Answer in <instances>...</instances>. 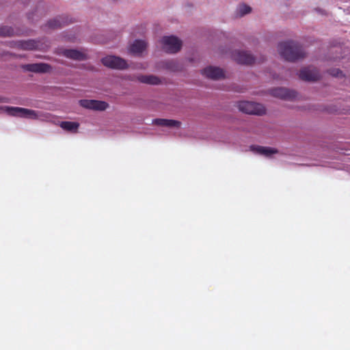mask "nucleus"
Here are the masks:
<instances>
[{"label": "nucleus", "mask_w": 350, "mask_h": 350, "mask_svg": "<svg viewBox=\"0 0 350 350\" xmlns=\"http://www.w3.org/2000/svg\"><path fill=\"white\" fill-rule=\"evenodd\" d=\"M0 113L31 120H37L44 122L53 121V116L49 113L23 107L10 106L0 107Z\"/></svg>", "instance_id": "f257e3e1"}, {"label": "nucleus", "mask_w": 350, "mask_h": 350, "mask_svg": "<svg viewBox=\"0 0 350 350\" xmlns=\"http://www.w3.org/2000/svg\"><path fill=\"white\" fill-rule=\"evenodd\" d=\"M278 50L284 58L290 61L297 59L304 55L303 49L297 42L292 40L280 43Z\"/></svg>", "instance_id": "f03ea898"}, {"label": "nucleus", "mask_w": 350, "mask_h": 350, "mask_svg": "<svg viewBox=\"0 0 350 350\" xmlns=\"http://www.w3.org/2000/svg\"><path fill=\"white\" fill-rule=\"evenodd\" d=\"M237 107L243 113L260 116L266 112L265 107L260 103L243 100L237 103Z\"/></svg>", "instance_id": "7ed1b4c3"}, {"label": "nucleus", "mask_w": 350, "mask_h": 350, "mask_svg": "<svg viewBox=\"0 0 350 350\" xmlns=\"http://www.w3.org/2000/svg\"><path fill=\"white\" fill-rule=\"evenodd\" d=\"M162 49L170 53L178 52L181 46L182 42L177 37L174 36H164L160 40Z\"/></svg>", "instance_id": "20e7f679"}, {"label": "nucleus", "mask_w": 350, "mask_h": 350, "mask_svg": "<svg viewBox=\"0 0 350 350\" xmlns=\"http://www.w3.org/2000/svg\"><path fill=\"white\" fill-rule=\"evenodd\" d=\"M101 62L104 66L113 69L123 70L129 67L125 59L115 55H107Z\"/></svg>", "instance_id": "39448f33"}, {"label": "nucleus", "mask_w": 350, "mask_h": 350, "mask_svg": "<svg viewBox=\"0 0 350 350\" xmlns=\"http://www.w3.org/2000/svg\"><path fill=\"white\" fill-rule=\"evenodd\" d=\"M80 106L94 111H105L109 107V104L103 100L82 99L79 101Z\"/></svg>", "instance_id": "423d86ee"}, {"label": "nucleus", "mask_w": 350, "mask_h": 350, "mask_svg": "<svg viewBox=\"0 0 350 350\" xmlns=\"http://www.w3.org/2000/svg\"><path fill=\"white\" fill-rule=\"evenodd\" d=\"M202 74L204 77L214 80H218L225 77V72L221 68L213 66H209L204 68L202 70Z\"/></svg>", "instance_id": "0eeeda50"}, {"label": "nucleus", "mask_w": 350, "mask_h": 350, "mask_svg": "<svg viewBox=\"0 0 350 350\" xmlns=\"http://www.w3.org/2000/svg\"><path fill=\"white\" fill-rule=\"evenodd\" d=\"M271 94L277 98L284 100H294L297 97V93L284 88H278L271 90Z\"/></svg>", "instance_id": "6e6552de"}, {"label": "nucleus", "mask_w": 350, "mask_h": 350, "mask_svg": "<svg viewBox=\"0 0 350 350\" xmlns=\"http://www.w3.org/2000/svg\"><path fill=\"white\" fill-rule=\"evenodd\" d=\"M147 46V42L145 40H135L129 46L128 51L134 55L141 56L146 51Z\"/></svg>", "instance_id": "1a4fd4ad"}, {"label": "nucleus", "mask_w": 350, "mask_h": 350, "mask_svg": "<svg viewBox=\"0 0 350 350\" xmlns=\"http://www.w3.org/2000/svg\"><path fill=\"white\" fill-rule=\"evenodd\" d=\"M232 58L239 64H250L254 59L248 52L243 51H234L232 53Z\"/></svg>", "instance_id": "9d476101"}, {"label": "nucleus", "mask_w": 350, "mask_h": 350, "mask_svg": "<svg viewBox=\"0 0 350 350\" xmlns=\"http://www.w3.org/2000/svg\"><path fill=\"white\" fill-rule=\"evenodd\" d=\"M22 68L27 71L38 73L49 72L51 70V66L45 63L25 64Z\"/></svg>", "instance_id": "9b49d317"}, {"label": "nucleus", "mask_w": 350, "mask_h": 350, "mask_svg": "<svg viewBox=\"0 0 350 350\" xmlns=\"http://www.w3.org/2000/svg\"><path fill=\"white\" fill-rule=\"evenodd\" d=\"M299 75L305 81H316L320 77L319 71L314 67L304 68L300 70Z\"/></svg>", "instance_id": "f8f14e48"}, {"label": "nucleus", "mask_w": 350, "mask_h": 350, "mask_svg": "<svg viewBox=\"0 0 350 350\" xmlns=\"http://www.w3.org/2000/svg\"><path fill=\"white\" fill-rule=\"evenodd\" d=\"M250 150L256 154L262 155L265 157H271L273 154L278 153V150L271 147H265L260 146H252Z\"/></svg>", "instance_id": "ddd939ff"}, {"label": "nucleus", "mask_w": 350, "mask_h": 350, "mask_svg": "<svg viewBox=\"0 0 350 350\" xmlns=\"http://www.w3.org/2000/svg\"><path fill=\"white\" fill-rule=\"evenodd\" d=\"M135 79L142 83L148 85H159L161 83V79L152 75H138L135 77Z\"/></svg>", "instance_id": "4468645a"}, {"label": "nucleus", "mask_w": 350, "mask_h": 350, "mask_svg": "<svg viewBox=\"0 0 350 350\" xmlns=\"http://www.w3.org/2000/svg\"><path fill=\"white\" fill-rule=\"evenodd\" d=\"M152 123L160 126H165L169 128H179L181 122L175 120L157 118L152 120Z\"/></svg>", "instance_id": "2eb2a0df"}, {"label": "nucleus", "mask_w": 350, "mask_h": 350, "mask_svg": "<svg viewBox=\"0 0 350 350\" xmlns=\"http://www.w3.org/2000/svg\"><path fill=\"white\" fill-rule=\"evenodd\" d=\"M63 55L72 59L82 60L85 59V54L75 49H67L63 51Z\"/></svg>", "instance_id": "dca6fc26"}, {"label": "nucleus", "mask_w": 350, "mask_h": 350, "mask_svg": "<svg viewBox=\"0 0 350 350\" xmlns=\"http://www.w3.org/2000/svg\"><path fill=\"white\" fill-rule=\"evenodd\" d=\"M59 125L63 130L71 133H77L79 127L78 122L70 121L61 122Z\"/></svg>", "instance_id": "f3484780"}, {"label": "nucleus", "mask_w": 350, "mask_h": 350, "mask_svg": "<svg viewBox=\"0 0 350 350\" xmlns=\"http://www.w3.org/2000/svg\"><path fill=\"white\" fill-rule=\"evenodd\" d=\"M252 12V8L247 4H239L237 8V14L239 16H243Z\"/></svg>", "instance_id": "a211bd4d"}, {"label": "nucleus", "mask_w": 350, "mask_h": 350, "mask_svg": "<svg viewBox=\"0 0 350 350\" xmlns=\"http://www.w3.org/2000/svg\"><path fill=\"white\" fill-rule=\"evenodd\" d=\"M62 20L61 17H55L48 21L46 25L50 29H55L62 26Z\"/></svg>", "instance_id": "6ab92c4d"}, {"label": "nucleus", "mask_w": 350, "mask_h": 350, "mask_svg": "<svg viewBox=\"0 0 350 350\" xmlns=\"http://www.w3.org/2000/svg\"><path fill=\"white\" fill-rule=\"evenodd\" d=\"M21 48L26 50H32L38 48V44L34 40H27L21 44Z\"/></svg>", "instance_id": "aec40b11"}, {"label": "nucleus", "mask_w": 350, "mask_h": 350, "mask_svg": "<svg viewBox=\"0 0 350 350\" xmlns=\"http://www.w3.org/2000/svg\"><path fill=\"white\" fill-rule=\"evenodd\" d=\"M14 34L13 29L10 27H0V35L3 36H10Z\"/></svg>", "instance_id": "412c9836"}, {"label": "nucleus", "mask_w": 350, "mask_h": 350, "mask_svg": "<svg viewBox=\"0 0 350 350\" xmlns=\"http://www.w3.org/2000/svg\"><path fill=\"white\" fill-rule=\"evenodd\" d=\"M148 67V64L147 62H139L137 63L133 66L134 69L137 70H146Z\"/></svg>", "instance_id": "4be33fe9"}, {"label": "nucleus", "mask_w": 350, "mask_h": 350, "mask_svg": "<svg viewBox=\"0 0 350 350\" xmlns=\"http://www.w3.org/2000/svg\"><path fill=\"white\" fill-rule=\"evenodd\" d=\"M160 67L170 70H172L174 68V64L170 61H164L160 63Z\"/></svg>", "instance_id": "5701e85b"}, {"label": "nucleus", "mask_w": 350, "mask_h": 350, "mask_svg": "<svg viewBox=\"0 0 350 350\" xmlns=\"http://www.w3.org/2000/svg\"><path fill=\"white\" fill-rule=\"evenodd\" d=\"M341 73V72L338 70V69H336V70H334L333 71V72H332V75H334V76H339V75Z\"/></svg>", "instance_id": "b1692460"}]
</instances>
